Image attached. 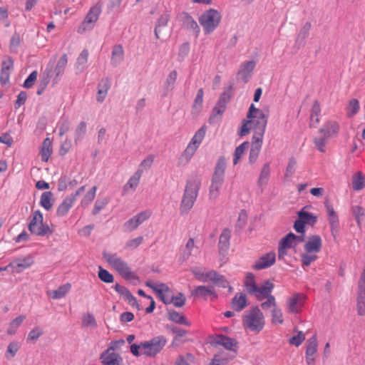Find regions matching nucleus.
Masks as SVG:
<instances>
[{
  "label": "nucleus",
  "instance_id": "nucleus-57",
  "mask_svg": "<svg viewBox=\"0 0 365 365\" xmlns=\"http://www.w3.org/2000/svg\"><path fill=\"white\" fill-rule=\"evenodd\" d=\"M328 220L329 222L331 235L335 238L337 233L339 231V227H340L339 217H338V216L334 217H329L328 219Z\"/></svg>",
  "mask_w": 365,
  "mask_h": 365
},
{
  "label": "nucleus",
  "instance_id": "nucleus-43",
  "mask_svg": "<svg viewBox=\"0 0 365 365\" xmlns=\"http://www.w3.org/2000/svg\"><path fill=\"white\" fill-rule=\"evenodd\" d=\"M71 287V285L69 283H66L59 287L56 290L53 291L52 298L57 299L64 297L66 294L70 291Z\"/></svg>",
  "mask_w": 365,
  "mask_h": 365
},
{
  "label": "nucleus",
  "instance_id": "nucleus-47",
  "mask_svg": "<svg viewBox=\"0 0 365 365\" xmlns=\"http://www.w3.org/2000/svg\"><path fill=\"white\" fill-rule=\"evenodd\" d=\"M212 282L218 285L219 287H221L223 288H226V287H229L230 291L232 289V287L229 286V282L226 279L225 276L219 274L216 271H215V274H214Z\"/></svg>",
  "mask_w": 365,
  "mask_h": 365
},
{
  "label": "nucleus",
  "instance_id": "nucleus-33",
  "mask_svg": "<svg viewBox=\"0 0 365 365\" xmlns=\"http://www.w3.org/2000/svg\"><path fill=\"white\" fill-rule=\"evenodd\" d=\"M51 145L52 143L49 138L43 140L41 149V158L43 162H47L52 154Z\"/></svg>",
  "mask_w": 365,
  "mask_h": 365
},
{
  "label": "nucleus",
  "instance_id": "nucleus-53",
  "mask_svg": "<svg viewBox=\"0 0 365 365\" xmlns=\"http://www.w3.org/2000/svg\"><path fill=\"white\" fill-rule=\"evenodd\" d=\"M58 126L59 128V135L63 136L69 130L71 123L68 118H61L58 123Z\"/></svg>",
  "mask_w": 365,
  "mask_h": 365
},
{
  "label": "nucleus",
  "instance_id": "nucleus-36",
  "mask_svg": "<svg viewBox=\"0 0 365 365\" xmlns=\"http://www.w3.org/2000/svg\"><path fill=\"white\" fill-rule=\"evenodd\" d=\"M178 77V73L175 70L171 71L166 78V80L163 84V88L165 91V96L167 93L174 89L175 84L176 83Z\"/></svg>",
  "mask_w": 365,
  "mask_h": 365
},
{
  "label": "nucleus",
  "instance_id": "nucleus-3",
  "mask_svg": "<svg viewBox=\"0 0 365 365\" xmlns=\"http://www.w3.org/2000/svg\"><path fill=\"white\" fill-rule=\"evenodd\" d=\"M225 169L226 160L224 156H221L216 163L209 189V197L211 200H216L219 197L224 182Z\"/></svg>",
  "mask_w": 365,
  "mask_h": 365
},
{
  "label": "nucleus",
  "instance_id": "nucleus-52",
  "mask_svg": "<svg viewBox=\"0 0 365 365\" xmlns=\"http://www.w3.org/2000/svg\"><path fill=\"white\" fill-rule=\"evenodd\" d=\"M297 238V235L292 232H289L279 241V244L287 248H291L293 247V243Z\"/></svg>",
  "mask_w": 365,
  "mask_h": 365
},
{
  "label": "nucleus",
  "instance_id": "nucleus-38",
  "mask_svg": "<svg viewBox=\"0 0 365 365\" xmlns=\"http://www.w3.org/2000/svg\"><path fill=\"white\" fill-rule=\"evenodd\" d=\"M351 213L358 227H361L363 217L365 215V209L360 205H354L351 207Z\"/></svg>",
  "mask_w": 365,
  "mask_h": 365
},
{
  "label": "nucleus",
  "instance_id": "nucleus-39",
  "mask_svg": "<svg viewBox=\"0 0 365 365\" xmlns=\"http://www.w3.org/2000/svg\"><path fill=\"white\" fill-rule=\"evenodd\" d=\"M40 205L46 210H50L53 207V193L46 191L42 193L40 199Z\"/></svg>",
  "mask_w": 365,
  "mask_h": 365
},
{
  "label": "nucleus",
  "instance_id": "nucleus-61",
  "mask_svg": "<svg viewBox=\"0 0 365 365\" xmlns=\"http://www.w3.org/2000/svg\"><path fill=\"white\" fill-rule=\"evenodd\" d=\"M38 72L37 71H32L29 76L26 78V79L24 82L23 86L26 88H31L37 78Z\"/></svg>",
  "mask_w": 365,
  "mask_h": 365
},
{
  "label": "nucleus",
  "instance_id": "nucleus-55",
  "mask_svg": "<svg viewBox=\"0 0 365 365\" xmlns=\"http://www.w3.org/2000/svg\"><path fill=\"white\" fill-rule=\"evenodd\" d=\"M297 160L294 157H291L289 159V162L286 168V172L284 175L285 178L291 177L294 174L297 168Z\"/></svg>",
  "mask_w": 365,
  "mask_h": 365
},
{
  "label": "nucleus",
  "instance_id": "nucleus-29",
  "mask_svg": "<svg viewBox=\"0 0 365 365\" xmlns=\"http://www.w3.org/2000/svg\"><path fill=\"white\" fill-rule=\"evenodd\" d=\"M262 140H252L249 154V163L250 164H253L257 161L262 148Z\"/></svg>",
  "mask_w": 365,
  "mask_h": 365
},
{
  "label": "nucleus",
  "instance_id": "nucleus-62",
  "mask_svg": "<svg viewBox=\"0 0 365 365\" xmlns=\"http://www.w3.org/2000/svg\"><path fill=\"white\" fill-rule=\"evenodd\" d=\"M19 349V345L16 342L10 343L7 346L6 357L7 359L13 358Z\"/></svg>",
  "mask_w": 365,
  "mask_h": 365
},
{
  "label": "nucleus",
  "instance_id": "nucleus-45",
  "mask_svg": "<svg viewBox=\"0 0 365 365\" xmlns=\"http://www.w3.org/2000/svg\"><path fill=\"white\" fill-rule=\"evenodd\" d=\"M97 190V187L93 186L91 190H89L84 197L82 198L81 201V205L83 207H86L90 205L93 200L95 199L96 193Z\"/></svg>",
  "mask_w": 365,
  "mask_h": 365
},
{
  "label": "nucleus",
  "instance_id": "nucleus-27",
  "mask_svg": "<svg viewBox=\"0 0 365 365\" xmlns=\"http://www.w3.org/2000/svg\"><path fill=\"white\" fill-rule=\"evenodd\" d=\"M168 318L170 321H172L178 324L185 325L190 327L191 323L187 319L185 315L178 312L174 309H167Z\"/></svg>",
  "mask_w": 365,
  "mask_h": 365
},
{
  "label": "nucleus",
  "instance_id": "nucleus-15",
  "mask_svg": "<svg viewBox=\"0 0 365 365\" xmlns=\"http://www.w3.org/2000/svg\"><path fill=\"white\" fill-rule=\"evenodd\" d=\"M191 296L195 298H201L203 299L204 300H207L209 296H212L215 299L217 297V295L213 287L204 285L195 287L191 291Z\"/></svg>",
  "mask_w": 365,
  "mask_h": 365
},
{
  "label": "nucleus",
  "instance_id": "nucleus-13",
  "mask_svg": "<svg viewBox=\"0 0 365 365\" xmlns=\"http://www.w3.org/2000/svg\"><path fill=\"white\" fill-rule=\"evenodd\" d=\"M34 258L31 255L24 257H19L9 262L8 267H10L12 272L21 273L26 269L29 268L34 264Z\"/></svg>",
  "mask_w": 365,
  "mask_h": 365
},
{
  "label": "nucleus",
  "instance_id": "nucleus-25",
  "mask_svg": "<svg viewBox=\"0 0 365 365\" xmlns=\"http://www.w3.org/2000/svg\"><path fill=\"white\" fill-rule=\"evenodd\" d=\"M67 63L68 56L67 54L64 53L61 56L54 68V77L53 79L54 83H57L59 81L60 77L63 74L65 71Z\"/></svg>",
  "mask_w": 365,
  "mask_h": 365
},
{
  "label": "nucleus",
  "instance_id": "nucleus-50",
  "mask_svg": "<svg viewBox=\"0 0 365 365\" xmlns=\"http://www.w3.org/2000/svg\"><path fill=\"white\" fill-rule=\"evenodd\" d=\"M318 258L316 254L313 253H304L301 255L302 265L303 267H309L312 262Z\"/></svg>",
  "mask_w": 365,
  "mask_h": 365
},
{
  "label": "nucleus",
  "instance_id": "nucleus-1",
  "mask_svg": "<svg viewBox=\"0 0 365 365\" xmlns=\"http://www.w3.org/2000/svg\"><path fill=\"white\" fill-rule=\"evenodd\" d=\"M247 118L248 120H242V125L238 135L240 136L247 135L252 129L254 132L252 140L263 141L268 115L263 110L255 108L254 104H251L247 113Z\"/></svg>",
  "mask_w": 365,
  "mask_h": 365
},
{
  "label": "nucleus",
  "instance_id": "nucleus-9",
  "mask_svg": "<svg viewBox=\"0 0 365 365\" xmlns=\"http://www.w3.org/2000/svg\"><path fill=\"white\" fill-rule=\"evenodd\" d=\"M167 343L164 336H157L149 341L141 342L142 353L149 357H154L161 351Z\"/></svg>",
  "mask_w": 365,
  "mask_h": 365
},
{
  "label": "nucleus",
  "instance_id": "nucleus-6",
  "mask_svg": "<svg viewBox=\"0 0 365 365\" xmlns=\"http://www.w3.org/2000/svg\"><path fill=\"white\" fill-rule=\"evenodd\" d=\"M28 229L30 232L36 236H46L53 233L50 227L43 224V217L40 210H36L29 217Z\"/></svg>",
  "mask_w": 365,
  "mask_h": 365
},
{
  "label": "nucleus",
  "instance_id": "nucleus-2",
  "mask_svg": "<svg viewBox=\"0 0 365 365\" xmlns=\"http://www.w3.org/2000/svg\"><path fill=\"white\" fill-rule=\"evenodd\" d=\"M201 182L197 179L187 180L180 205V212L186 215L192 208L200 188Z\"/></svg>",
  "mask_w": 365,
  "mask_h": 365
},
{
  "label": "nucleus",
  "instance_id": "nucleus-24",
  "mask_svg": "<svg viewBox=\"0 0 365 365\" xmlns=\"http://www.w3.org/2000/svg\"><path fill=\"white\" fill-rule=\"evenodd\" d=\"M232 309L237 312L243 310L247 305L246 294L242 292L236 293L230 302Z\"/></svg>",
  "mask_w": 365,
  "mask_h": 365
},
{
  "label": "nucleus",
  "instance_id": "nucleus-63",
  "mask_svg": "<svg viewBox=\"0 0 365 365\" xmlns=\"http://www.w3.org/2000/svg\"><path fill=\"white\" fill-rule=\"evenodd\" d=\"M304 339H305V335L302 331H298L297 335L293 336L289 339V344H293V345L296 346L297 347H298L299 345L302 344V343L304 341Z\"/></svg>",
  "mask_w": 365,
  "mask_h": 365
},
{
  "label": "nucleus",
  "instance_id": "nucleus-35",
  "mask_svg": "<svg viewBox=\"0 0 365 365\" xmlns=\"http://www.w3.org/2000/svg\"><path fill=\"white\" fill-rule=\"evenodd\" d=\"M270 176V166L269 163H266L259 173V179L257 181V185L262 187L266 185L269 181Z\"/></svg>",
  "mask_w": 365,
  "mask_h": 365
},
{
  "label": "nucleus",
  "instance_id": "nucleus-7",
  "mask_svg": "<svg viewBox=\"0 0 365 365\" xmlns=\"http://www.w3.org/2000/svg\"><path fill=\"white\" fill-rule=\"evenodd\" d=\"M221 19L222 15L218 11L210 9L200 16L199 22L202 26L205 34H209L219 26Z\"/></svg>",
  "mask_w": 365,
  "mask_h": 365
},
{
  "label": "nucleus",
  "instance_id": "nucleus-58",
  "mask_svg": "<svg viewBox=\"0 0 365 365\" xmlns=\"http://www.w3.org/2000/svg\"><path fill=\"white\" fill-rule=\"evenodd\" d=\"M151 216V212L149 210H145L139 212L136 215L133 216V218L135 221V222L138 224V225H140L142 223H143L145 221L148 220L150 217Z\"/></svg>",
  "mask_w": 365,
  "mask_h": 365
},
{
  "label": "nucleus",
  "instance_id": "nucleus-51",
  "mask_svg": "<svg viewBox=\"0 0 365 365\" xmlns=\"http://www.w3.org/2000/svg\"><path fill=\"white\" fill-rule=\"evenodd\" d=\"M86 132V123L84 121H81L75 130V143H77L78 141L81 140L83 136L85 135Z\"/></svg>",
  "mask_w": 365,
  "mask_h": 365
},
{
  "label": "nucleus",
  "instance_id": "nucleus-20",
  "mask_svg": "<svg viewBox=\"0 0 365 365\" xmlns=\"http://www.w3.org/2000/svg\"><path fill=\"white\" fill-rule=\"evenodd\" d=\"M143 170L138 169L133 176H131L128 182L124 185L123 187L122 195H125L131 190L134 192L138 187L140 178L142 176Z\"/></svg>",
  "mask_w": 365,
  "mask_h": 365
},
{
  "label": "nucleus",
  "instance_id": "nucleus-48",
  "mask_svg": "<svg viewBox=\"0 0 365 365\" xmlns=\"http://www.w3.org/2000/svg\"><path fill=\"white\" fill-rule=\"evenodd\" d=\"M21 44V37L19 34L15 32L9 42V50L11 53H16L18 52V48Z\"/></svg>",
  "mask_w": 365,
  "mask_h": 365
},
{
  "label": "nucleus",
  "instance_id": "nucleus-64",
  "mask_svg": "<svg viewBox=\"0 0 365 365\" xmlns=\"http://www.w3.org/2000/svg\"><path fill=\"white\" fill-rule=\"evenodd\" d=\"M114 289L121 296H123L126 300L132 293L124 286L120 285L119 284H115L113 286Z\"/></svg>",
  "mask_w": 365,
  "mask_h": 365
},
{
  "label": "nucleus",
  "instance_id": "nucleus-26",
  "mask_svg": "<svg viewBox=\"0 0 365 365\" xmlns=\"http://www.w3.org/2000/svg\"><path fill=\"white\" fill-rule=\"evenodd\" d=\"M75 202L76 201L69 195L66 196L58 206L56 209V215L60 217L66 216L74 205Z\"/></svg>",
  "mask_w": 365,
  "mask_h": 365
},
{
  "label": "nucleus",
  "instance_id": "nucleus-31",
  "mask_svg": "<svg viewBox=\"0 0 365 365\" xmlns=\"http://www.w3.org/2000/svg\"><path fill=\"white\" fill-rule=\"evenodd\" d=\"M321 113V106L318 101H314L311 109L310 114V127H316L319 123V116Z\"/></svg>",
  "mask_w": 365,
  "mask_h": 365
},
{
  "label": "nucleus",
  "instance_id": "nucleus-12",
  "mask_svg": "<svg viewBox=\"0 0 365 365\" xmlns=\"http://www.w3.org/2000/svg\"><path fill=\"white\" fill-rule=\"evenodd\" d=\"M115 348L108 346L100 356L103 365H121L123 359L118 353L114 352Z\"/></svg>",
  "mask_w": 365,
  "mask_h": 365
},
{
  "label": "nucleus",
  "instance_id": "nucleus-4",
  "mask_svg": "<svg viewBox=\"0 0 365 365\" xmlns=\"http://www.w3.org/2000/svg\"><path fill=\"white\" fill-rule=\"evenodd\" d=\"M264 315L257 306L252 307L242 316V325L251 331L259 332L264 327Z\"/></svg>",
  "mask_w": 365,
  "mask_h": 365
},
{
  "label": "nucleus",
  "instance_id": "nucleus-56",
  "mask_svg": "<svg viewBox=\"0 0 365 365\" xmlns=\"http://www.w3.org/2000/svg\"><path fill=\"white\" fill-rule=\"evenodd\" d=\"M283 315L281 309L277 307V305L272 310V322L273 324H282Z\"/></svg>",
  "mask_w": 365,
  "mask_h": 365
},
{
  "label": "nucleus",
  "instance_id": "nucleus-32",
  "mask_svg": "<svg viewBox=\"0 0 365 365\" xmlns=\"http://www.w3.org/2000/svg\"><path fill=\"white\" fill-rule=\"evenodd\" d=\"M88 51L87 49H83L81 53L78 55L76 63V69L78 72L83 71L87 67L88 58Z\"/></svg>",
  "mask_w": 365,
  "mask_h": 365
},
{
  "label": "nucleus",
  "instance_id": "nucleus-10",
  "mask_svg": "<svg viewBox=\"0 0 365 365\" xmlns=\"http://www.w3.org/2000/svg\"><path fill=\"white\" fill-rule=\"evenodd\" d=\"M211 343L214 346H222L226 349L234 352L235 354L230 358L227 359V360L232 359L237 354V341L235 339L223 334H216Z\"/></svg>",
  "mask_w": 365,
  "mask_h": 365
},
{
  "label": "nucleus",
  "instance_id": "nucleus-22",
  "mask_svg": "<svg viewBox=\"0 0 365 365\" xmlns=\"http://www.w3.org/2000/svg\"><path fill=\"white\" fill-rule=\"evenodd\" d=\"M255 65L254 61H248L242 64V68L237 73V78H240L245 83H247Z\"/></svg>",
  "mask_w": 365,
  "mask_h": 365
},
{
  "label": "nucleus",
  "instance_id": "nucleus-49",
  "mask_svg": "<svg viewBox=\"0 0 365 365\" xmlns=\"http://www.w3.org/2000/svg\"><path fill=\"white\" fill-rule=\"evenodd\" d=\"M98 276L105 283H112L114 280L113 274L101 266L98 267Z\"/></svg>",
  "mask_w": 365,
  "mask_h": 365
},
{
  "label": "nucleus",
  "instance_id": "nucleus-21",
  "mask_svg": "<svg viewBox=\"0 0 365 365\" xmlns=\"http://www.w3.org/2000/svg\"><path fill=\"white\" fill-rule=\"evenodd\" d=\"M304 296L297 293L288 299V308L291 313H299L304 302Z\"/></svg>",
  "mask_w": 365,
  "mask_h": 365
},
{
  "label": "nucleus",
  "instance_id": "nucleus-11",
  "mask_svg": "<svg viewBox=\"0 0 365 365\" xmlns=\"http://www.w3.org/2000/svg\"><path fill=\"white\" fill-rule=\"evenodd\" d=\"M101 12V9L99 6H92L79 26L78 33L91 30L94 26V24L98 21Z\"/></svg>",
  "mask_w": 365,
  "mask_h": 365
},
{
  "label": "nucleus",
  "instance_id": "nucleus-19",
  "mask_svg": "<svg viewBox=\"0 0 365 365\" xmlns=\"http://www.w3.org/2000/svg\"><path fill=\"white\" fill-rule=\"evenodd\" d=\"M231 237V230L229 228H225L222 231L218 242V249L220 255H225L230 248V240Z\"/></svg>",
  "mask_w": 365,
  "mask_h": 365
},
{
  "label": "nucleus",
  "instance_id": "nucleus-37",
  "mask_svg": "<svg viewBox=\"0 0 365 365\" xmlns=\"http://www.w3.org/2000/svg\"><path fill=\"white\" fill-rule=\"evenodd\" d=\"M169 20H170V15L167 12L163 13L160 15V16L159 17V19H158V21L156 22L155 29H154V33H155V36L156 38H158V39L160 38V36H159L160 29L161 27H165L168 25Z\"/></svg>",
  "mask_w": 365,
  "mask_h": 365
},
{
  "label": "nucleus",
  "instance_id": "nucleus-14",
  "mask_svg": "<svg viewBox=\"0 0 365 365\" xmlns=\"http://www.w3.org/2000/svg\"><path fill=\"white\" fill-rule=\"evenodd\" d=\"M276 261V253L270 251L261 256L252 264V268L255 270H261L272 267Z\"/></svg>",
  "mask_w": 365,
  "mask_h": 365
},
{
  "label": "nucleus",
  "instance_id": "nucleus-42",
  "mask_svg": "<svg viewBox=\"0 0 365 365\" xmlns=\"http://www.w3.org/2000/svg\"><path fill=\"white\" fill-rule=\"evenodd\" d=\"M317 351V339L316 336H312L307 340L306 356H313Z\"/></svg>",
  "mask_w": 365,
  "mask_h": 365
},
{
  "label": "nucleus",
  "instance_id": "nucleus-44",
  "mask_svg": "<svg viewBox=\"0 0 365 365\" xmlns=\"http://www.w3.org/2000/svg\"><path fill=\"white\" fill-rule=\"evenodd\" d=\"M250 143L248 141L243 142L239 146H237L234 152L233 164L237 165L240 161L242 155L245 150L249 147Z\"/></svg>",
  "mask_w": 365,
  "mask_h": 365
},
{
  "label": "nucleus",
  "instance_id": "nucleus-46",
  "mask_svg": "<svg viewBox=\"0 0 365 365\" xmlns=\"http://www.w3.org/2000/svg\"><path fill=\"white\" fill-rule=\"evenodd\" d=\"M312 25L310 22H307L300 29L296 41L299 42V43H303L305 39L308 37L309 31L311 29Z\"/></svg>",
  "mask_w": 365,
  "mask_h": 365
},
{
  "label": "nucleus",
  "instance_id": "nucleus-34",
  "mask_svg": "<svg viewBox=\"0 0 365 365\" xmlns=\"http://www.w3.org/2000/svg\"><path fill=\"white\" fill-rule=\"evenodd\" d=\"M183 26L187 29L192 30L196 35L200 32V27L194 19L187 13H183Z\"/></svg>",
  "mask_w": 365,
  "mask_h": 365
},
{
  "label": "nucleus",
  "instance_id": "nucleus-41",
  "mask_svg": "<svg viewBox=\"0 0 365 365\" xmlns=\"http://www.w3.org/2000/svg\"><path fill=\"white\" fill-rule=\"evenodd\" d=\"M244 284L248 293L252 294L256 292L257 285L255 283V276L252 273L248 272L247 274Z\"/></svg>",
  "mask_w": 365,
  "mask_h": 365
},
{
  "label": "nucleus",
  "instance_id": "nucleus-60",
  "mask_svg": "<svg viewBox=\"0 0 365 365\" xmlns=\"http://www.w3.org/2000/svg\"><path fill=\"white\" fill-rule=\"evenodd\" d=\"M186 301V298L185 295L179 292L178 295L173 296L170 298V304L172 303L176 307H182L185 305Z\"/></svg>",
  "mask_w": 365,
  "mask_h": 365
},
{
  "label": "nucleus",
  "instance_id": "nucleus-5",
  "mask_svg": "<svg viewBox=\"0 0 365 365\" xmlns=\"http://www.w3.org/2000/svg\"><path fill=\"white\" fill-rule=\"evenodd\" d=\"M103 258L111 265L118 274L125 279H137L138 277L131 271L128 264L119 257L115 253L103 251Z\"/></svg>",
  "mask_w": 365,
  "mask_h": 365
},
{
  "label": "nucleus",
  "instance_id": "nucleus-59",
  "mask_svg": "<svg viewBox=\"0 0 365 365\" xmlns=\"http://www.w3.org/2000/svg\"><path fill=\"white\" fill-rule=\"evenodd\" d=\"M247 221V215L246 213V211L245 210H241V212L239 214L238 219L235 225L236 230H242Z\"/></svg>",
  "mask_w": 365,
  "mask_h": 365
},
{
  "label": "nucleus",
  "instance_id": "nucleus-17",
  "mask_svg": "<svg viewBox=\"0 0 365 365\" xmlns=\"http://www.w3.org/2000/svg\"><path fill=\"white\" fill-rule=\"evenodd\" d=\"M322 240L319 235H313L308 237L304 245V249L308 253H317L321 251Z\"/></svg>",
  "mask_w": 365,
  "mask_h": 365
},
{
  "label": "nucleus",
  "instance_id": "nucleus-54",
  "mask_svg": "<svg viewBox=\"0 0 365 365\" xmlns=\"http://www.w3.org/2000/svg\"><path fill=\"white\" fill-rule=\"evenodd\" d=\"M108 202H109V200L108 197L98 199L94 204V207L92 210V214L93 215H96L98 213H99L100 211L107 205Z\"/></svg>",
  "mask_w": 365,
  "mask_h": 365
},
{
  "label": "nucleus",
  "instance_id": "nucleus-30",
  "mask_svg": "<svg viewBox=\"0 0 365 365\" xmlns=\"http://www.w3.org/2000/svg\"><path fill=\"white\" fill-rule=\"evenodd\" d=\"M308 206L304 207L297 212V215L306 225L313 226L317 221V216L313 213L305 211V209Z\"/></svg>",
  "mask_w": 365,
  "mask_h": 365
},
{
  "label": "nucleus",
  "instance_id": "nucleus-28",
  "mask_svg": "<svg viewBox=\"0 0 365 365\" xmlns=\"http://www.w3.org/2000/svg\"><path fill=\"white\" fill-rule=\"evenodd\" d=\"M124 56L123 48L120 44L115 45L112 50L110 63L113 67L118 66L123 61Z\"/></svg>",
  "mask_w": 365,
  "mask_h": 365
},
{
  "label": "nucleus",
  "instance_id": "nucleus-40",
  "mask_svg": "<svg viewBox=\"0 0 365 365\" xmlns=\"http://www.w3.org/2000/svg\"><path fill=\"white\" fill-rule=\"evenodd\" d=\"M352 186L354 190H361L365 187V178L361 172H357L353 176Z\"/></svg>",
  "mask_w": 365,
  "mask_h": 365
},
{
  "label": "nucleus",
  "instance_id": "nucleus-16",
  "mask_svg": "<svg viewBox=\"0 0 365 365\" xmlns=\"http://www.w3.org/2000/svg\"><path fill=\"white\" fill-rule=\"evenodd\" d=\"M190 272L196 279L203 283L212 282L215 274V271L213 269L205 272V268L198 267H192Z\"/></svg>",
  "mask_w": 365,
  "mask_h": 365
},
{
  "label": "nucleus",
  "instance_id": "nucleus-8",
  "mask_svg": "<svg viewBox=\"0 0 365 365\" xmlns=\"http://www.w3.org/2000/svg\"><path fill=\"white\" fill-rule=\"evenodd\" d=\"M206 130V125H202L195 133L193 137L191 138V140L181 155V158L185 159L186 163L192 158L197 148L200 147L205 136Z\"/></svg>",
  "mask_w": 365,
  "mask_h": 365
},
{
  "label": "nucleus",
  "instance_id": "nucleus-23",
  "mask_svg": "<svg viewBox=\"0 0 365 365\" xmlns=\"http://www.w3.org/2000/svg\"><path fill=\"white\" fill-rule=\"evenodd\" d=\"M274 288V284L269 280L266 281L260 287H257L256 292L252 294L255 296L257 300L262 301V299L272 296L271 293Z\"/></svg>",
  "mask_w": 365,
  "mask_h": 365
},
{
  "label": "nucleus",
  "instance_id": "nucleus-18",
  "mask_svg": "<svg viewBox=\"0 0 365 365\" xmlns=\"http://www.w3.org/2000/svg\"><path fill=\"white\" fill-rule=\"evenodd\" d=\"M339 131V125L336 121L329 120L319 130V133L325 138H332L336 136Z\"/></svg>",
  "mask_w": 365,
  "mask_h": 365
}]
</instances>
